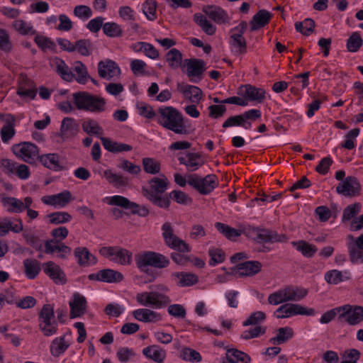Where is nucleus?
Wrapping results in <instances>:
<instances>
[{
    "instance_id": "1",
    "label": "nucleus",
    "mask_w": 363,
    "mask_h": 363,
    "mask_svg": "<svg viewBox=\"0 0 363 363\" xmlns=\"http://www.w3.org/2000/svg\"><path fill=\"white\" fill-rule=\"evenodd\" d=\"M203 13L194 15V21L208 35H213L216 32V26L209 20L218 25L230 24V17L223 8L215 5H207L202 8Z\"/></svg>"
},
{
    "instance_id": "2",
    "label": "nucleus",
    "mask_w": 363,
    "mask_h": 363,
    "mask_svg": "<svg viewBox=\"0 0 363 363\" xmlns=\"http://www.w3.org/2000/svg\"><path fill=\"white\" fill-rule=\"evenodd\" d=\"M156 121L161 126L176 134L185 135L188 133L183 115L172 106L160 107L157 110Z\"/></svg>"
},
{
    "instance_id": "3",
    "label": "nucleus",
    "mask_w": 363,
    "mask_h": 363,
    "mask_svg": "<svg viewBox=\"0 0 363 363\" xmlns=\"http://www.w3.org/2000/svg\"><path fill=\"white\" fill-rule=\"evenodd\" d=\"M168 184L169 182L164 176L154 177L149 182V189L145 187L142 189L143 194L155 206L167 208L170 201L168 197L163 196L162 194L167 190Z\"/></svg>"
},
{
    "instance_id": "4",
    "label": "nucleus",
    "mask_w": 363,
    "mask_h": 363,
    "mask_svg": "<svg viewBox=\"0 0 363 363\" xmlns=\"http://www.w3.org/2000/svg\"><path fill=\"white\" fill-rule=\"evenodd\" d=\"M157 291H143L138 293L135 296L137 303L143 306H150L152 308H162L167 306L171 299L165 294L169 291L167 286L159 284L156 286Z\"/></svg>"
},
{
    "instance_id": "5",
    "label": "nucleus",
    "mask_w": 363,
    "mask_h": 363,
    "mask_svg": "<svg viewBox=\"0 0 363 363\" xmlns=\"http://www.w3.org/2000/svg\"><path fill=\"white\" fill-rule=\"evenodd\" d=\"M74 103L79 110L101 113L106 109V100L101 96L91 95L88 92L79 91L73 94Z\"/></svg>"
},
{
    "instance_id": "6",
    "label": "nucleus",
    "mask_w": 363,
    "mask_h": 363,
    "mask_svg": "<svg viewBox=\"0 0 363 363\" xmlns=\"http://www.w3.org/2000/svg\"><path fill=\"white\" fill-rule=\"evenodd\" d=\"M135 262L141 271L145 272L149 267L158 269L167 267L169 264V260L162 254L147 251L138 255L135 257Z\"/></svg>"
},
{
    "instance_id": "7",
    "label": "nucleus",
    "mask_w": 363,
    "mask_h": 363,
    "mask_svg": "<svg viewBox=\"0 0 363 363\" xmlns=\"http://www.w3.org/2000/svg\"><path fill=\"white\" fill-rule=\"evenodd\" d=\"M40 330L45 336L49 337L57 333V323L55 319L54 308L50 304H45L38 317Z\"/></svg>"
},
{
    "instance_id": "8",
    "label": "nucleus",
    "mask_w": 363,
    "mask_h": 363,
    "mask_svg": "<svg viewBox=\"0 0 363 363\" xmlns=\"http://www.w3.org/2000/svg\"><path fill=\"white\" fill-rule=\"evenodd\" d=\"M161 230L162 238L168 247L184 253L190 252V246L174 233V228L169 222H165Z\"/></svg>"
},
{
    "instance_id": "9",
    "label": "nucleus",
    "mask_w": 363,
    "mask_h": 363,
    "mask_svg": "<svg viewBox=\"0 0 363 363\" xmlns=\"http://www.w3.org/2000/svg\"><path fill=\"white\" fill-rule=\"evenodd\" d=\"M99 253L110 261L121 265H129L132 262V252L118 246L102 247Z\"/></svg>"
},
{
    "instance_id": "10",
    "label": "nucleus",
    "mask_w": 363,
    "mask_h": 363,
    "mask_svg": "<svg viewBox=\"0 0 363 363\" xmlns=\"http://www.w3.org/2000/svg\"><path fill=\"white\" fill-rule=\"evenodd\" d=\"M188 184L201 194L206 195L210 194L217 186L218 180L215 174H208L201 177L194 174H189Z\"/></svg>"
},
{
    "instance_id": "11",
    "label": "nucleus",
    "mask_w": 363,
    "mask_h": 363,
    "mask_svg": "<svg viewBox=\"0 0 363 363\" xmlns=\"http://www.w3.org/2000/svg\"><path fill=\"white\" fill-rule=\"evenodd\" d=\"M247 27L246 21H241L237 26L230 30L229 43L237 54L242 55L247 52V43L243 37Z\"/></svg>"
},
{
    "instance_id": "12",
    "label": "nucleus",
    "mask_w": 363,
    "mask_h": 363,
    "mask_svg": "<svg viewBox=\"0 0 363 363\" xmlns=\"http://www.w3.org/2000/svg\"><path fill=\"white\" fill-rule=\"evenodd\" d=\"M315 313L313 308H306L297 303H285L274 311V315L278 319H283L297 315H313Z\"/></svg>"
},
{
    "instance_id": "13",
    "label": "nucleus",
    "mask_w": 363,
    "mask_h": 363,
    "mask_svg": "<svg viewBox=\"0 0 363 363\" xmlns=\"http://www.w3.org/2000/svg\"><path fill=\"white\" fill-rule=\"evenodd\" d=\"M13 154L28 164H33L39 157L38 147L28 142L15 145L12 147Z\"/></svg>"
},
{
    "instance_id": "14",
    "label": "nucleus",
    "mask_w": 363,
    "mask_h": 363,
    "mask_svg": "<svg viewBox=\"0 0 363 363\" xmlns=\"http://www.w3.org/2000/svg\"><path fill=\"white\" fill-rule=\"evenodd\" d=\"M205 62L202 60L191 58L186 59L182 65V70L194 83L199 82L204 72Z\"/></svg>"
},
{
    "instance_id": "15",
    "label": "nucleus",
    "mask_w": 363,
    "mask_h": 363,
    "mask_svg": "<svg viewBox=\"0 0 363 363\" xmlns=\"http://www.w3.org/2000/svg\"><path fill=\"white\" fill-rule=\"evenodd\" d=\"M336 191L345 197H355L360 194L361 185L355 177L349 176L337 184Z\"/></svg>"
},
{
    "instance_id": "16",
    "label": "nucleus",
    "mask_w": 363,
    "mask_h": 363,
    "mask_svg": "<svg viewBox=\"0 0 363 363\" xmlns=\"http://www.w3.org/2000/svg\"><path fill=\"white\" fill-rule=\"evenodd\" d=\"M341 319L349 325H356L363 321V307L346 304L340 306Z\"/></svg>"
},
{
    "instance_id": "17",
    "label": "nucleus",
    "mask_w": 363,
    "mask_h": 363,
    "mask_svg": "<svg viewBox=\"0 0 363 363\" xmlns=\"http://www.w3.org/2000/svg\"><path fill=\"white\" fill-rule=\"evenodd\" d=\"M104 202L110 206H117L121 208H123L127 210H130L131 213L133 214H140L142 216H147L148 214V211L145 208L143 209L144 213L140 214L139 212L140 206L135 202H132L129 201L127 198L116 195L113 196L106 197L104 199Z\"/></svg>"
},
{
    "instance_id": "18",
    "label": "nucleus",
    "mask_w": 363,
    "mask_h": 363,
    "mask_svg": "<svg viewBox=\"0 0 363 363\" xmlns=\"http://www.w3.org/2000/svg\"><path fill=\"white\" fill-rule=\"evenodd\" d=\"M70 308L69 318H80L85 314L87 309V302L86 298L82 294L74 293L69 301Z\"/></svg>"
},
{
    "instance_id": "19",
    "label": "nucleus",
    "mask_w": 363,
    "mask_h": 363,
    "mask_svg": "<svg viewBox=\"0 0 363 363\" xmlns=\"http://www.w3.org/2000/svg\"><path fill=\"white\" fill-rule=\"evenodd\" d=\"M121 69L113 60H106L98 63V73L100 77L108 80L118 78Z\"/></svg>"
},
{
    "instance_id": "20",
    "label": "nucleus",
    "mask_w": 363,
    "mask_h": 363,
    "mask_svg": "<svg viewBox=\"0 0 363 363\" xmlns=\"http://www.w3.org/2000/svg\"><path fill=\"white\" fill-rule=\"evenodd\" d=\"M45 274L48 276L56 284H65L67 281L66 276L59 265L52 261L47 262L42 265Z\"/></svg>"
},
{
    "instance_id": "21",
    "label": "nucleus",
    "mask_w": 363,
    "mask_h": 363,
    "mask_svg": "<svg viewBox=\"0 0 363 363\" xmlns=\"http://www.w3.org/2000/svg\"><path fill=\"white\" fill-rule=\"evenodd\" d=\"M90 280H97L104 282L113 283L119 282L123 280V274L113 269H106L99 271L97 273L89 275Z\"/></svg>"
},
{
    "instance_id": "22",
    "label": "nucleus",
    "mask_w": 363,
    "mask_h": 363,
    "mask_svg": "<svg viewBox=\"0 0 363 363\" xmlns=\"http://www.w3.org/2000/svg\"><path fill=\"white\" fill-rule=\"evenodd\" d=\"M45 252L47 254H53L57 252L59 258L66 259L71 255L72 249L58 240H49L45 243Z\"/></svg>"
},
{
    "instance_id": "23",
    "label": "nucleus",
    "mask_w": 363,
    "mask_h": 363,
    "mask_svg": "<svg viewBox=\"0 0 363 363\" xmlns=\"http://www.w3.org/2000/svg\"><path fill=\"white\" fill-rule=\"evenodd\" d=\"M239 94L250 101L261 103L265 97V91L250 84L242 85L239 88Z\"/></svg>"
},
{
    "instance_id": "24",
    "label": "nucleus",
    "mask_w": 363,
    "mask_h": 363,
    "mask_svg": "<svg viewBox=\"0 0 363 363\" xmlns=\"http://www.w3.org/2000/svg\"><path fill=\"white\" fill-rule=\"evenodd\" d=\"M132 314L135 319L143 323H157L162 320L159 313L147 308H138Z\"/></svg>"
},
{
    "instance_id": "25",
    "label": "nucleus",
    "mask_w": 363,
    "mask_h": 363,
    "mask_svg": "<svg viewBox=\"0 0 363 363\" xmlns=\"http://www.w3.org/2000/svg\"><path fill=\"white\" fill-rule=\"evenodd\" d=\"M180 164L186 166L188 171L197 170L203 164L204 161L199 153L189 152L185 156L178 157Z\"/></svg>"
},
{
    "instance_id": "26",
    "label": "nucleus",
    "mask_w": 363,
    "mask_h": 363,
    "mask_svg": "<svg viewBox=\"0 0 363 363\" xmlns=\"http://www.w3.org/2000/svg\"><path fill=\"white\" fill-rule=\"evenodd\" d=\"M177 89L192 104H199L202 99V91L198 86L178 84Z\"/></svg>"
},
{
    "instance_id": "27",
    "label": "nucleus",
    "mask_w": 363,
    "mask_h": 363,
    "mask_svg": "<svg viewBox=\"0 0 363 363\" xmlns=\"http://www.w3.org/2000/svg\"><path fill=\"white\" fill-rule=\"evenodd\" d=\"M79 130V124L74 118L66 117L62 120L60 126V134L62 138L68 139L75 136Z\"/></svg>"
},
{
    "instance_id": "28",
    "label": "nucleus",
    "mask_w": 363,
    "mask_h": 363,
    "mask_svg": "<svg viewBox=\"0 0 363 363\" xmlns=\"http://www.w3.org/2000/svg\"><path fill=\"white\" fill-rule=\"evenodd\" d=\"M262 264L258 261H247L238 265L237 274L240 277H252L262 269Z\"/></svg>"
},
{
    "instance_id": "29",
    "label": "nucleus",
    "mask_w": 363,
    "mask_h": 363,
    "mask_svg": "<svg viewBox=\"0 0 363 363\" xmlns=\"http://www.w3.org/2000/svg\"><path fill=\"white\" fill-rule=\"evenodd\" d=\"M142 353L147 359L156 363H162L167 356L166 351L157 345H152L143 348Z\"/></svg>"
},
{
    "instance_id": "30",
    "label": "nucleus",
    "mask_w": 363,
    "mask_h": 363,
    "mask_svg": "<svg viewBox=\"0 0 363 363\" xmlns=\"http://www.w3.org/2000/svg\"><path fill=\"white\" fill-rule=\"evenodd\" d=\"M52 66L57 73L65 81L72 82L74 78V74L69 66L60 58L55 57L52 61Z\"/></svg>"
},
{
    "instance_id": "31",
    "label": "nucleus",
    "mask_w": 363,
    "mask_h": 363,
    "mask_svg": "<svg viewBox=\"0 0 363 363\" xmlns=\"http://www.w3.org/2000/svg\"><path fill=\"white\" fill-rule=\"evenodd\" d=\"M272 17V14L265 10H259L255 15L253 16L250 22V30L252 31L256 30L260 28L265 26L269 23Z\"/></svg>"
},
{
    "instance_id": "32",
    "label": "nucleus",
    "mask_w": 363,
    "mask_h": 363,
    "mask_svg": "<svg viewBox=\"0 0 363 363\" xmlns=\"http://www.w3.org/2000/svg\"><path fill=\"white\" fill-rule=\"evenodd\" d=\"M287 302L299 301L306 296L307 289L294 286H287L283 288Z\"/></svg>"
},
{
    "instance_id": "33",
    "label": "nucleus",
    "mask_w": 363,
    "mask_h": 363,
    "mask_svg": "<svg viewBox=\"0 0 363 363\" xmlns=\"http://www.w3.org/2000/svg\"><path fill=\"white\" fill-rule=\"evenodd\" d=\"M101 140L104 148L111 152H128L133 149L130 145L115 142L107 138L101 137Z\"/></svg>"
},
{
    "instance_id": "34",
    "label": "nucleus",
    "mask_w": 363,
    "mask_h": 363,
    "mask_svg": "<svg viewBox=\"0 0 363 363\" xmlns=\"http://www.w3.org/2000/svg\"><path fill=\"white\" fill-rule=\"evenodd\" d=\"M24 273L29 279H34L41 270V264L35 259H26L23 261Z\"/></svg>"
},
{
    "instance_id": "35",
    "label": "nucleus",
    "mask_w": 363,
    "mask_h": 363,
    "mask_svg": "<svg viewBox=\"0 0 363 363\" xmlns=\"http://www.w3.org/2000/svg\"><path fill=\"white\" fill-rule=\"evenodd\" d=\"M294 330L291 328L286 326L279 328L277 335L269 339V342L274 345H281L286 342L294 336Z\"/></svg>"
},
{
    "instance_id": "36",
    "label": "nucleus",
    "mask_w": 363,
    "mask_h": 363,
    "mask_svg": "<svg viewBox=\"0 0 363 363\" xmlns=\"http://www.w3.org/2000/svg\"><path fill=\"white\" fill-rule=\"evenodd\" d=\"M74 256L80 265H91L97 262L96 257L86 247H77L74 250Z\"/></svg>"
},
{
    "instance_id": "37",
    "label": "nucleus",
    "mask_w": 363,
    "mask_h": 363,
    "mask_svg": "<svg viewBox=\"0 0 363 363\" xmlns=\"http://www.w3.org/2000/svg\"><path fill=\"white\" fill-rule=\"evenodd\" d=\"M104 176L109 184L116 188L125 187L128 184V179L122 174H116L111 169H106Z\"/></svg>"
},
{
    "instance_id": "38",
    "label": "nucleus",
    "mask_w": 363,
    "mask_h": 363,
    "mask_svg": "<svg viewBox=\"0 0 363 363\" xmlns=\"http://www.w3.org/2000/svg\"><path fill=\"white\" fill-rule=\"evenodd\" d=\"M291 245L296 248V250L301 253V255L307 258L313 257L316 253L318 249L315 245L310 244L306 240H298L292 242Z\"/></svg>"
},
{
    "instance_id": "39",
    "label": "nucleus",
    "mask_w": 363,
    "mask_h": 363,
    "mask_svg": "<svg viewBox=\"0 0 363 363\" xmlns=\"http://www.w3.org/2000/svg\"><path fill=\"white\" fill-rule=\"evenodd\" d=\"M1 203L6 211L10 213L23 212V201L15 197L6 196L1 199Z\"/></svg>"
},
{
    "instance_id": "40",
    "label": "nucleus",
    "mask_w": 363,
    "mask_h": 363,
    "mask_svg": "<svg viewBox=\"0 0 363 363\" xmlns=\"http://www.w3.org/2000/svg\"><path fill=\"white\" fill-rule=\"evenodd\" d=\"M69 343L65 340V335L54 339L50 345V352L54 357H59L69 347Z\"/></svg>"
},
{
    "instance_id": "41",
    "label": "nucleus",
    "mask_w": 363,
    "mask_h": 363,
    "mask_svg": "<svg viewBox=\"0 0 363 363\" xmlns=\"http://www.w3.org/2000/svg\"><path fill=\"white\" fill-rule=\"evenodd\" d=\"M172 277L177 279L178 286L184 287L192 286L198 282V277L194 274L186 272H176Z\"/></svg>"
},
{
    "instance_id": "42",
    "label": "nucleus",
    "mask_w": 363,
    "mask_h": 363,
    "mask_svg": "<svg viewBox=\"0 0 363 363\" xmlns=\"http://www.w3.org/2000/svg\"><path fill=\"white\" fill-rule=\"evenodd\" d=\"M39 159L41 164L50 169L55 171L61 169L59 155L57 154L49 153L43 155Z\"/></svg>"
},
{
    "instance_id": "43",
    "label": "nucleus",
    "mask_w": 363,
    "mask_h": 363,
    "mask_svg": "<svg viewBox=\"0 0 363 363\" xmlns=\"http://www.w3.org/2000/svg\"><path fill=\"white\" fill-rule=\"evenodd\" d=\"M226 359L230 363H250V356L237 349H229L226 352Z\"/></svg>"
},
{
    "instance_id": "44",
    "label": "nucleus",
    "mask_w": 363,
    "mask_h": 363,
    "mask_svg": "<svg viewBox=\"0 0 363 363\" xmlns=\"http://www.w3.org/2000/svg\"><path fill=\"white\" fill-rule=\"evenodd\" d=\"M350 279L349 273L347 272H342L337 269L328 271L325 274V281L332 284H337L345 280Z\"/></svg>"
},
{
    "instance_id": "45",
    "label": "nucleus",
    "mask_w": 363,
    "mask_h": 363,
    "mask_svg": "<svg viewBox=\"0 0 363 363\" xmlns=\"http://www.w3.org/2000/svg\"><path fill=\"white\" fill-rule=\"evenodd\" d=\"M166 62L172 69H175L179 68L182 66V52L176 48L171 49L166 54Z\"/></svg>"
},
{
    "instance_id": "46",
    "label": "nucleus",
    "mask_w": 363,
    "mask_h": 363,
    "mask_svg": "<svg viewBox=\"0 0 363 363\" xmlns=\"http://www.w3.org/2000/svg\"><path fill=\"white\" fill-rule=\"evenodd\" d=\"M12 26L16 31L22 35H32L35 33V30L31 23L22 19L15 20L12 23Z\"/></svg>"
},
{
    "instance_id": "47",
    "label": "nucleus",
    "mask_w": 363,
    "mask_h": 363,
    "mask_svg": "<svg viewBox=\"0 0 363 363\" xmlns=\"http://www.w3.org/2000/svg\"><path fill=\"white\" fill-rule=\"evenodd\" d=\"M75 72L74 78L79 84H84L89 77L86 66L80 61H76L72 67Z\"/></svg>"
},
{
    "instance_id": "48",
    "label": "nucleus",
    "mask_w": 363,
    "mask_h": 363,
    "mask_svg": "<svg viewBox=\"0 0 363 363\" xmlns=\"http://www.w3.org/2000/svg\"><path fill=\"white\" fill-rule=\"evenodd\" d=\"M83 130L87 134L94 135L100 138L104 135V130L97 121L89 119L82 123Z\"/></svg>"
},
{
    "instance_id": "49",
    "label": "nucleus",
    "mask_w": 363,
    "mask_h": 363,
    "mask_svg": "<svg viewBox=\"0 0 363 363\" xmlns=\"http://www.w3.org/2000/svg\"><path fill=\"white\" fill-rule=\"evenodd\" d=\"M215 227L221 234L229 240L239 237L242 234L241 230L233 228L220 222L216 223Z\"/></svg>"
},
{
    "instance_id": "50",
    "label": "nucleus",
    "mask_w": 363,
    "mask_h": 363,
    "mask_svg": "<svg viewBox=\"0 0 363 363\" xmlns=\"http://www.w3.org/2000/svg\"><path fill=\"white\" fill-rule=\"evenodd\" d=\"M17 94L23 99H33L36 95V90L33 82L28 81L26 84H20L17 89Z\"/></svg>"
},
{
    "instance_id": "51",
    "label": "nucleus",
    "mask_w": 363,
    "mask_h": 363,
    "mask_svg": "<svg viewBox=\"0 0 363 363\" xmlns=\"http://www.w3.org/2000/svg\"><path fill=\"white\" fill-rule=\"evenodd\" d=\"M103 31L105 35L111 38H118L123 35L120 25L114 22H108L104 24Z\"/></svg>"
},
{
    "instance_id": "52",
    "label": "nucleus",
    "mask_w": 363,
    "mask_h": 363,
    "mask_svg": "<svg viewBox=\"0 0 363 363\" xmlns=\"http://www.w3.org/2000/svg\"><path fill=\"white\" fill-rule=\"evenodd\" d=\"M75 51L82 56H89L92 52V44L89 40L81 39L74 43Z\"/></svg>"
},
{
    "instance_id": "53",
    "label": "nucleus",
    "mask_w": 363,
    "mask_h": 363,
    "mask_svg": "<svg viewBox=\"0 0 363 363\" xmlns=\"http://www.w3.org/2000/svg\"><path fill=\"white\" fill-rule=\"evenodd\" d=\"M361 204L359 203H354L347 206L342 213V221L347 222L352 219L361 211Z\"/></svg>"
},
{
    "instance_id": "54",
    "label": "nucleus",
    "mask_w": 363,
    "mask_h": 363,
    "mask_svg": "<svg viewBox=\"0 0 363 363\" xmlns=\"http://www.w3.org/2000/svg\"><path fill=\"white\" fill-rule=\"evenodd\" d=\"M362 44L363 40L360 35L358 33L354 32L347 39V49L349 52H355L358 51Z\"/></svg>"
},
{
    "instance_id": "55",
    "label": "nucleus",
    "mask_w": 363,
    "mask_h": 363,
    "mask_svg": "<svg viewBox=\"0 0 363 363\" xmlns=\"http://www.w3.org/2000/svg\"><path fill=\"white\" fill-rule=\"evenodd\" d=\"M315 27V22L311 18H306L303 22L295 23L296 30L305 35H309Z\"/></svg>"
},
{
    "instance_id": "56",
    "label": "nucleus",
    "mask_w": 363,
    "mask_h": 363,
    "mask_svg": "<svg viewBox=\"0 0 363 363\" xmlns=\"http://www.w3.org/2000/svg\"><path fill=\"white\" fill-rule=\"evenodd\" d=\"M143 164L144 171L148 174H156L160 171V164L152 158H143Z\"/></svg>"
},
{
    "instance_id": "57",
    "label": "nucleus",
    "mask_w": 363,
    "mask_h": 363,
    "mask_svg": "<svg viewBox=\"0 0 363 363\" xmlns=\"http://www.w3.org/2000/svg\"><path fill=\"white\" fill-rule=\"evenodd\" d=\"M143 12L149 21H155L157 18L155 1L147 0L143 4Z\"/></svg>"
},
{
    "instance_id": "58",
    "label": "nucleus",
    "mask_w": 363,
    "mask_h": 363,
    "mask_svg": "<svg viewBox=\"0 0 363 363\" xmlns=\"http://www.w3.org/2000/svg\"><path fill=\"white\" fill-rule=\"evenodd\" d=\"M359 134V128H354L351 130H350L346 135H345V140L344 143L341 144V147L346 148L347 150H352L354 148V140H356L357 137Z\"/></svg>"
},
{
    "instance_id": "59",
    "label": "nucleus",
    "mask_w": 363,
    "mask_h": 363,
    "mask_svg": "<svg viewBox=\"0 0 363 363\" xmlns=\"http://www.w3.org/2000/svg\"><path fill=\"white\" fill-rule=\"evenodd\" d=\"M265 332V327L257 325L253 328H250L243 331L240 335V337L243 340H250L264 335Z\"/></svg>"
},
{
    "instance_id": "60",
    "label": "nucleus",
    "mask_w": 363,
    "mask_h": 363,
    "mask_svg": "<svg viewBox=\"0 0 363 363\" xmlns=\"http://www.w3.org/2000/svg\"><path fill=\"white\" fill-rule=\"evenodd\" d=\"M137 108L139 114L142 116L148 119L157 118V111L155 112L150 105L144 102H139L137 104Z\"/></svg>"
},
{
    "instance_id": "61",
    "label": "nucleus",
    "mask_w": 363,
    "mask_h": 363,
    "mask_svg": "<svg viewBox=\"0 0 363 363\" xmlns=\"http://www.w3.org/2000/svg\"><path fill=\"white\" fill-rule=\"evenodd\" d=\"M17 165L18 162L11 159L4 158L0 160V168L4 174L9 176L14 175Z\"/></svg>"
},
{
    "instance_id": "62",
    "label": "nucleus",
    "mask_w": 363,
    "mask_h": 363,
    "mask_svg": "<svg viewBox=\"0 0 363 363\" xmlns=\"http://www.w3.org/2000/svg\"><path fill=\"white\" fill-rule=\"evenodd\" d=\"M118 167L124 172L134 175L138 174L141 171L140 166L125 159L121 160L120 163L118 164Z\"/></svg>"
},
{
    "instance_id": "63",
    "label": "nucleus",
    "mask_w": 363,
    "mask_h": 363,
    "mask_svg": "<svg viewBox=\"0 0 363 363\" xmlns=\"http://www.w3.org/2000/svg\"><path fill=\"white\" fill-rule=\"evenodd\" d=\"M8 233L11 231L15 233H19L23 229V225L21 219L5 217Z\"/></svg>"
},
{
    "instance_id": "64",
    "label": "nucleus",
    "mask_w": 363,
    "mask_h": 363,
    "mask_svg": "<svg viewBox=\"0 0 363 363\" xmlns=\"http://www.w3.org/2000/svg\"><path fill=\"white\" fill-rule=\"evenodd\" d=\"M348 252L350 261L352 263H363V249L357 247L356 245H348Z\"/></svg>"
}]
</instances>
